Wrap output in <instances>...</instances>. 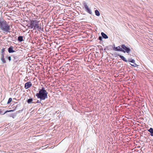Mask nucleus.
I'll return each instance as SVG.
<instances>
[{"label": "nucleus", "instance_id": "obj_23", "mask_svg": "<svg viewBox=\"0 0 153 153\" xmlns=\"http://www.w3.org/2000/svg\"><path fill=\"white\" fill-rule=\"evenodd\" d=\"M5 51V48H2L1 50V53H4V52Z\"/></svg>", "mask_w": 153, "mask_h": 153}, {"label": "nucleus", "instance_id": "obj_22", "mask_svg": "<svg viewBox=\"0 0 153 153\" xmlns=\"http://www.w3.org/2000/svg\"><path fill=\"white\" fill-rule=\"evenodd\" d=\"M7 58L8 59V60L9 61V62H10L11 60V56H9L8 57L7 56Z\"/></svg>", "mask_w": 153, "mask_h": 153}, {"label": "nucleus", "instance_id": "obj_3", "mask_svg": "<svg viewBox=\"0 0 153 153\" xmlns=\"http://www.w3.org/2000/svg\"><path fill=\"white\" fill-rule=\"evenodd\" d=\"M39 93H37L36 96L40 100H45L48 98V92L45 90L44 88L43 87L41 89H39Z\"/></svg>", "mask_w": 153, "mask_h": 153}, {"label": "nucleus", "instance_id": "obj_15", "mask_svg": "<svg viewBox=\"0 0 153 153\" xmlns=\"http://www.w3.org/2000/svg\"><path fill=\"white\" fill-rule=\"evenodd\" d=\"M95 15L97 16H100V14L98 10H96L95 11Z\"/></svg>", "mask_w": 153, "mask_h": 153}, {"label": "nucleus", "instance_id": "obj_18", "mask_svg": "<svg viewBox=\"0 0 153 153\" xmlns=\"http://www.w3.org/2000/svg\"><path fill=\"white\" fill-rule=\"evenodd\" d=\"M134 63V64H130L132 66H133V67H137V66H138V65H137L136 63H135V62H134V63Z\"/></svg>", "mask_w": 153, "mask_h": 153}, {"label": "nucleus", "instance_id": "obj_4", "mask_svg": "<svg viewBox=\"0 0 153 153\" xmlns=\"http://www.w3.org/2000/svg\"><path fill=\"white\" fill-rule=\"evenodd\" d=\"M83 4L84 6L85 11L89 13L90 14H92V12L91 10L90 9V8L88 7V6L87 5L86 3L84 2L83 3Z\"/></svg>", "mask_w": 153, "mask_h": 153}, {"label": "nucleus", "instance_id": "obj_21", "mask_svg": "<svg viewBox=\"0 0 153 153\" xmlns=\"http://www.w3.org/2000/svg\"><path fill=\"white\" fill-rule=\"evenodd\" d=\"M114 55L116 56H119V57H120V56L121 55H120L119 54H118L117 53H114Z\"/></svg>", "mask_w": 153, "mask_h": 153}, {"label": "nucleus", "instance_id": "obj_16", "mask_svg": "<svg viewBox=\"0 0 153 153\" xmlns=\"http://www.w3.org/2000/svg\"><path fill=\"white\" fill-rule=\"evenodd\" d=\"M127 61L129 62H131L133 63H134V62H135V60L134 59H128Z\"/></svg>", "mask_w": 153, "mask_h": 153}, {"label": "nucleus", "instance_id": "obj_7", "mask_svg": "<svg viewBox=\"0 0 153 153\" xmlns=\"http://www.w3.org/2000/svg\"><path fill=\"white\" fill-rule=\"evenodd\" d=\"M32 85L30 82H28L26 83L25 85V88L26 89H27L30 87Z\"/></svg>", "mask_w": 153, "mask_h": 153}, {"label": "nucleus", "instance_id": "obj_12", "mask_svg": "<svg viewBox=\"0 0 153 153\" xmlns=\"http://www.w3.org/2000/svg\"><path fill=\"white\" fill-rule=\"evenodd\" d=\"M120 57L125 62H127L128 61L123 56L120 55Z\"/></svg>", "mask_w": 153, "mask_h": 153}, {"label": "nucleus", "instance_id": "obj_6", "mask_svg": "<svg viewBox=\"0 0 153 153\" xmlns=\"http://www.w3.org/2000/svg\"><path fill=\"white\" fill-rule=\"evenodd\" d=\"M113 50L115 51H120L125 53V52L124 50H123L122 48H120V46H118L117 47H114L113 48Z\"/></svg>", "mask_w": 153, "mask_h": 153}, {"label": "nucleus", "instance_id": "obj_1", "mask_svg": "<svg viewBox=\"0 0 153 153\" xmlns=\"http://www.w3.org/2000/svg\"><path fill=\"white\" fill-rule=\"evenodd\" d=\"M0 28L4 33H8L10 30V25L2 17H0Z\"/></svg>", "mask_w": 153, "mask_h": 153}, {"label": "nucleus", "instance_id": "obj_9", "mask_svg": "<svg viewBox=\"0 0 153 153\" xmlns=\"http://www.w3.org/2000/svg\"><path fill=\"white\" fill-rule=\"evenodd\" d=\"M101 35H102V37L103 38H104L105 39H106L108 38V36L105 34L103 32H102L101 33Z\"/></svg>", "mask_w": 153, "mask_h": 153}, {"label": "nucleus", "instance_id": "obj_26", "mask_svg": "<svg viewBox=\"0 0 153 153\" xmlns=\"http://www.w3.org/2000/svg\"><path fill=\"white\" fill-rule=\"evenodd\" d=\"M5 114V113H4L2 112V111L0 110V114Z\"/></svg>", "mask_w": 153, "mask_h": 153}, {"label": "nucleus", "instance_id": "obj_27", "mask_svg": "<svg viewBox=\"0 0 153 153\" xmlns=\"http://www.w3.org/2000/svg\"><path fill=\"white\" fill-rule=\"evenodd\" d=\"M41 100H38L37 102H36V103H41Z\"/></svg>", "mask_w": 153, "mask_h": 153}, {"label": "nucleus", "instance_id": "obj_5", "mask_svg": "<svg viewBox=\"0 0 153 153\" xmlns=\"http://www.w3.org/2000/svg\"><path fill=\"white\" fill-rule=\"evenodd\" d=\"M121 47L122 49L125 51V52H126L128 53H129L130 52L131 50L130 48L126 47L124 44L122 45Z\"/></svg>", "mask_w": 153, "mask_h": 153}, {"label": "nucleus", "instance_id": "obj_14", "mask_svg": "<svg viewBox=\"0 0 153 153\" xmlns=\"http://www.w3.org/2000/svg\"><path fill=\"white\" fill-rule=\"evenodd\" d=\"M33 98H30L27 100V103L28 104H30V103H31V102L34 103V102H32L33 101Z\"/></svg>", "mask_w": 153, "mask_h": 153}, {"label": "nucleus", "instance_id": "obj_28", "mask_svg": "<svg viewBox=\"0 0 153 153\" xmlns=\"http://www.w3.org/2000/svg\"><path fill=\"white\" fill-rule=\"evenodd\" d=\"M114 47H115V45L114 44V45L113 46H112L113 48H114Z\"/></svg>", "mask_w": 153, "mask_h": 153}, {"label": "nucleus", "instance_id": "obj_20", "mask_svg": "<svg viewBox=\"0 0 153 153\" xmlns=\"http://www.w3.org/2000/svg\"><path fill=\"white\" fill-rule=\"evenodd\" d=\"M12 101V99L11 98H10L8 100L7 102V104H9L10 103V102Z\"/></svg>", "mask_w": 153, "mask_h": 153}, {"label": "nucleus", "instance_id": "obj_25", "mask_svg": "<svg viewBox=\"0 0 153 153\" xmlns=\"http://www.w3.org/2000/svg\"><path fill=\"white\" fill-rule=\"evenodd\" d=\"M4 53H2L1 54V58H4Z\"/></svg>", "mask_w": 153, "mask_h": 153}, {"label": "nucleus", "instance_id": "obj_11", "mask_svg": "<svg viewBox=\"0 0 153 153\" xmlns=\"http://www.w3.org/2000/svg\"><path fill=\"white\" fill-rule=\"evenodd\" d=\"M148 131L150 133L151 136H153V128H151Z\"/></svg>", "mask_w": 153, "mask_h": 153}, {"label": "nucleus", "instance_id": "obj_19", "mask_svg": "<svg viewBox=\"0 0 153 153\" xmlns=\"http://www.w3.org/2000/svg\"><path fill=\"white\" fill-rule=\"evenodd\" d=\"M15 110V109H13V110H9V111H5L4 112V113H6L7 112H13V111H14Z\"/></svg>", "mask_w": 153, "mask_h": 153}, {"label": "nucleus", "instance_id": "obj_2", "mask_svg": "<svg viewBox=\"0 0 153 153\" xmlns=\"http://www.w3.org/2000/svg\"><path fill=\"white\" fill-rule=\"evenodd\" d=\"M27 26L30 28H33L34 30H37L40 31L42 30L41 24H39V22L36 20H32L30 23L28 24Z\"/></svg>", "mask_w": 153, "mask_h": 153}, {"label": "nucleus", "instance_id": "obj_13", "mask_svg": "<svg viewBox=\"0 0 153 153\" xmlns=\"http://www.w3.org/2000/svg\"><path fill=\"white\" fill-rule=\"evenodd\" d=\"M12 56H13L14 58L13 61L14 62H17V60H18V57L17 56H14V55Z\"/></svg>", "mask_w": 153, "mask_h": 153}, {"label": "nucleus", "instance_id": "obj_10", "mask_svg": "<svg viewBox=\"0 0 153 153\" xmlns=\"http://www.w3.org/2000/svg\"><path fill=\"white\" fill-rule=\"evenodd\" d=\"M18 40L19 42H22L23 40V36H19L18 38Z\"/></svg>", "mask_w": 153, "mask_h": 153}, {"label": "nucleus", "instance_id": "obj_17", "mask_svg": "<svg viewBox=\"0 0 153 153\" xmlns=\"http://www.w3.org/2000/svg\"><path fill=\"white\" fill-rule=\"evenodd\" d=\"M1 60L2 62H3V63H6V61L4 58H1Z\"/></svg>", "mask_w": 153, "mask_h": 153}, {"label": "nucleus", "instance_id": "obj_8", "mask_svg": "<svg viewBox=\"0 0 153 153\" xmlns=\"http://www.w3.org/2000/svg\"><path fill=\"white\" fill-rule=\"evenodd\" d=\"M8 51L10 53L15 52V51L13 50V47L12 46H10L8 48Z\"/></svg>", "mask_w": 153, "mask_h": 153}, {"label": "nucleus", "instance_id": "obj_24", "mask_svg": "<svg viewBox=\"0 0 153 153\" xmlns=\"http://www.w3.org/2000/svg\"><path fill=\"white\" fill-rule=\"evenodd\" d=\"M102 37L101 36H99L98 38V39L100 41H102Z\"/></svg>", "mask_w": 153, "mask_h": 153}]
</instances>
